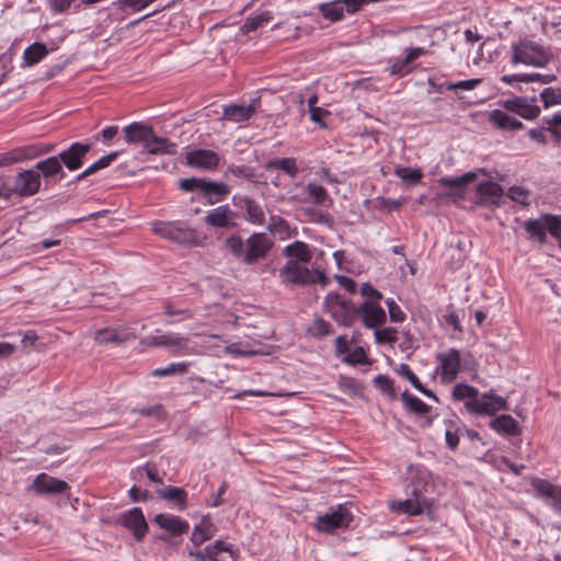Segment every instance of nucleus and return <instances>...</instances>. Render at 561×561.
<instances>
[{
	"mask_svg": "<svg viewBox=\"0 0 561 561\" xmlns=\"http://www.w3.org/2000/svg\"><path fill=\"white\" fill-rule=\"evenodd\" d=\"M274 245V241L266 233H252L244 242L239 236L226 239L227 249L247 265L264 260Z\"/></svg>",
	"mask_w": 561,
	"mask_h": 561,
	"instance_id": "nucleus-1",
	"label": "nucleus"
},
{
	"mask_svg": "<svg viewBox=\"0 0 561 561\" xmlns=\"http://www.w3.org/2000/svg\"><path fill=\"white\" fill-rule=\"evenodd\" d=\"M4 190L1 195L9 199L13 195L30 197L41 188V174L34 169L23 170L16 174L2 175Z\"/></svg>",
	"mask_w": 561,
	"mask_h": 561,
	"instance_id": "nucleus-2",
	"label": "nucleus"
},
{
	"mask_svg": "<svg viewBox=\"0 0 561 561\" xmlns=\"http://www.w3.org/2000/svg\"><path fill=\"white\" fill-rule=\"evenodd\" d=\"M512 58L513 65L524 64L527 66L542 68L550 61L549 53L539 44L528 39L520 38L518 42L512 44Z\"/></svg>",
	"mask_w": 561,
	"mask_h": 561,
	"instance_id": "nucleus-3",
	"label": "nucleus"
},
{
	"mask_svg": "<svg viewBox=\"0 0 561 561\" xmlns=\"http://www.w3.org/2000/svg\"><path fill=\"white\" fill-rule=\"evenodd\" d=\"M282 283L297 286L324 283L325 275L320 270H309L301 266L297 261L289 260L279 270Z\"/></svg>",
	"mask_w": 561,
	"mask_h": 561,
	"instance_id": "nucleus-4",
	"label": "nucleus"
},
{
	"mask_svg": "<svg viewBox=\"0 0 561 561\" xmlns=\"http://www.w3.org/2000/svg\"><path fill=\"white\" fill-rule=\"evenodd\" d=\"M140 345L149 347H163L173 355H188L193 353L190 339L175 332L148 335L140 340Z\"/></svg>",
	"mask_w": 561,
	"mask_h": 561,
	"instance_id": "nucleus-5",
	"label": "nucleus"
},
{
	"mask_svg": "<svg viewBox=\"0 0 561 561\" xmlns=\"http://www.w3.org/2000/svg\"><path fill=\"white\" fill-rule=\"evenodd\" d=\"M356 308L352 300L337 293H329L324 298V309L342 327H351L356 319Z\"/></svg>",
	"mask_w": 561,
	"mask_h": 561,
	"instance_id": "nucleus-6",
	"label": "nucleus"
},
{
	"mask_svg": "<svg viewBox=\"0 0 561 561\" xmlns=\"http://www.w3.org/2000/svg\"><path fill=\"white\" fill-rule=\"evenodd\" d=\"M152 230L156 234L180 244H191L195 231L181 221H154Z\"/></svg>",
	"mask_w": 561,
	"mask_h": 561,
	"instance_id": "nucleus-7",
	"label": "nucleus"
},
{
	"mask_svg": "<svg viewBox=\"0 0 561 561\" xmlns=\"http://www.w3.org/2000/svg\"><path fill=\"white\" fill-rule=\"evenodd\" d=\"M353 520V515L346 505L339 504L331 512L317 518L316 527L321 533L331 534L335 529L347 528Z\"/></svg>",
	"mask_w": 561,
	"mask_h": 561,
	"instance_id": "nucleus-8",
	"label": "nucleus"
},
{
	"mask_svg": "<svg viewBox=\"0 0 561 561\" xmlns=\"http://www.w3.org/2000/svg\"><path fill=\"white\" fill-rule=\"evenodd\" d=\"M465 408L470 413L493 415L500 410H506V400L500 396L484 393L478 400H467Z\"/></svg>",
	"mask_w": 561,
	"mask_h": 561,
	"instance_id": "nucleus-9",
	"label": "nucleus"
},
{
	"mask_svg": "<svg viewBox=\"0 0 561 561\" xmlns=\"http://www.w3.org/2000/svg\"><path fill=\"white\" fill-rule=\"evenodd\" d=\"M412 496L402 502H399L397 510L411 516H417L426 512L433 518L435 502L432 499L424 497L419 490L412 491Z\"/></svg>",
	"mask_w": 561,
	"mask_h": 561,
	"instance_id": "nucleus-10",
	"label": "nucleus"
},
{
	"mask_svg": "<svg viewBox=\"0 0 561 561\" xmlns=\"http://www.w3.org/2000/svg\"><path fill=\"white\" fill-rule=\"evenodd\" d=\"M362 1L363 0H334L319 4L318 10L324 19L336 22L343 18L344 12L355 13L358 11Z\"/></svg>",
	"mask_w": 561,
	"mask_h": 561,
	"instance_id": "nucleus-11",
	"label": "nucleus"
},
{
	"mask_svg": "<svg viewBox=\"0 0 561 561\" xmlns=\"http://www.w3.org/2000/svg\"><path fill=\"white\" fill-rule=\"evenodd\" d=\"M436 359L439 364L440 379L443 382L454 381L460 370V352L451 348L445 353H438Z\"/></svg>",
	"mask_w": 561,
	"mask_h": 561,
	"instance_id": "nucleus-12",
	"label": "nucleus"
},
{
	"mask_svg": "<svg viewBox=\"0 0 561 561\" xmlns=\"http://www.w3.org/2000/svg\"><path fill=\"white\" fill-rule=\"evenodd\" d=\"M530 484L537 497L545 500L556 511L561 512V485L541 478H533Z\"/></svg>",
	"mask_w": 561,
	"mask_h": 561,
	"instance_id": "nucleus-13",
	"label": "nucleus"
},
{
	"mask_svg": "<svg viewBox=\"0 0 561 561\" xmlns=\"http://www.w3.org/2000/svg\"><path fill=\"white\" fill-rule=\"evenodd\" d=\"M360 316L363 324L367 329H377L382 325L386 320V311L377 301H364L356 308V317Z\"/></svg>",
	"mask_w": 561,
	"mask_h": 561,
	"instance_id": "nucleus-14",
	"label": "nucleus"
},
{
	"mask_svg": "<svg viewBox=\"0 0 561 561\" xmlns=\"http://www.w3.org/2000/svg\"><path fill=\"white\" fill-rule=\"evenodd\" d=\"M119 522L125 528L133 533L134 538L138 542L142 541L148 533V524L139 507H133L123 513L119 517Z\"/></svg>",
	"mask_w": 561,
	"mask_h": 561,
	"instance_id": "nucleus-15",
	"label": "nucleus"
},
{
	"mask_svg": "<svg viewBox=\"0 0 561 561\" xmlns=\"http://www.w3.org/2000/svg\"><path fill=\"white\" fill-rule=\"evenodd\" d=\"M69 484L58 478L48 476L47 473H39L33 480L30 489L33 490L36 494L43 495H53L65 493L69 490Z\"/></svg>",
	"mask_w": 561,
	"mask_h": 561,
	"instance_id": "nucleus-16",
	"label": "nucleus"
},
{
	"mask_svg": "<svg viewBox=\"0 0 561 561\" xmlns=\"http://www.w3.org/2000/svg\"><path fill=\"white\" fill-rule=\"evenodd\" d=\"M536 98H513L503 102V107L513 112L525 119H535L540 114V107L536 104Z\"/></svg>",
	"mask_w": 561,
	"mask_h": 561,
	"instance_id": "nucleus-17",
	"label": "nucleus"
},
{
	"mask_svg": "<svg viewBox=\"0 0 561 561\" xmlns=\"http://www.w3.org/2000/svg\"><path fill=\"white\" fill-rule=\"evenodd\" d=\"M91 150L90 144L73 142L67 149L61 151L59 157L61 164L69 171H76L82 167L83 158Z\"/></svg>",
	"mask_w": 561,
	"mask_h": 561,
	"instance_id": "nucleus-18",
	"label": "nucleus"
},
{
	"mask_svg": "<svg viewBox=\"0 0 561 561\" xmlns=\"http://www.w3.org/2000/svg\"><path fill=\"white\" fill-rule=\"evenodd\" d=\"M233 205L244 210V218L253 225L265 222V213L260 203L248 196H233Z\"/></svg>",
	"mask_w": 561,
	"mask_h": 561,
	"instance_id": "nucleus-19",
	"label": "nucleus"
},
{
	"mask_svg": "<svg viewBox=\"0 0 561 561\" xmlns=\"http://www.w3.org/2000/svg\"><path fill=\"white\" fill-rule=\"evenodd\" d=\"M219 156L208 149H197L186 154V162L188 165L199 168L203 170H214L219 164Z\"/></svg>",
	"mask_w": 561,
	"mask_h": 561,
	"instance_id": "nucleus-20",
	"label": "nucleus"
},
{
	"mask_svg": "<svg viewBox=\"0 0 561 561\" xmlns=\"http://www.w3.org/2000/svg\"><path fill=\"white\" fill-rule=\"evenodd\" d=\"M234 219L236 214L231 208L228 205H221L208 211L204 220L211 227L233 228L237 226Z\"/></svg>",
	"mask_w": 561,
	"mask_h": 561,
	"instance_id": "nucleus-21",
	"label": "nucleus"
},
{
	"mask_svg": "<svg viewBox=\"0 0 561 561\" xmlns=\"http://www.w3.org/2000/svg\"><path fill=\"white\" fill-rule=\"evenodd\" d=\"M136 337V333L128 328L102 329L95 333V340L100 344H122Z\"/></svg>",
	"mask_w": 561,
	"mask_h": 561,
	"instance_id": "nucleus-22",
	"label": "nucleus"
},
{
	"mask_svg": "<svg viewBox=\"0 0 561 561\" xmlns=\"http://www.w3.org/2000/svg\"><path fill=\"white\" fill-rule=\"evenodd\" d=\"M153 520L172 536L186 534L190 529L188 523L175 515L160 513L154 516Z\"/></svg>",
	"mask_w": 561,
	"mask_h": 561,
	"instance_id": "nucleus-23",
	"label": "nucleus"
},
{
	"mask_svg": "<svg viewBox=\"0 0 561 561\" xmlns=\"http://www.w3.org/2000/svg\"><path fill=\"white\" fill-rule=\"evenodd\" d=\"M41 156L39 144L15 148L0 157V167L9 165L22 160L35 159Z\"/></svg>",
	"mask_w": 561,
	"mask_h": 561,
	"instance_id": "nucleus-24",
	"label": "nucleus"
},
{
	"mask_svg": "<svg viewBox=\"0 0 561 561\" xmlns=\"http://www.w3.org/2000/svg\"><path fill=\"white\" fill-rule=\"evenodd\" d=\"M256 103H257V100H255L253 103H251L249 105H242V104L226 105L224 107L222 116L220 119L230 121L233 123H241V122L248 121L255 113Z\"/></svg>",
	"mask_w": 561,
	"mask_h": 561,
	"instance_id": "nucleus-25",
	"label": "nucleus"
},
{
	"mask_svg": "<svg viewBox=\"0 0 561 561\" xmlns=\"http://www.w3.org/2000/svg\"><path fill=\"white\" fill-rule=\"evenodd\" d=\"M35 170L43 175L46 182L59 175V180L66 176L59 157L53 156L36 163Z\"/></svg>",
	"mask_w": 561,
	"mask_h": 561,
	"instance_id": "nucleus-26",
	"label": "nucleus"
},
{
	"mask_svg": "<svg viewBox=\"0 0 561 561\" xmlns=\"http://www.w3.org/2000/svg\"><path fill=\"white\" fill-rule=\"evenodd\" d=\"M144 148L151 154H175L178 147L168 138L157 136L151 128V135L148 136Z\"/></svg>",
	"mask_w": 561,
	"mask_h": 561,
	"instance_id": "nucleus-27",
	"label": "nucleus"
},
{
	"mask_svg": "<svg viewBox=\"0 0 561 561\" xmlns=\"http://www.w3.org/2000/svg\"><path fill=\"white\" fill-rule=\"evenodd\" d=\"M481 203L499 206L503 196V188L500 184L491 181L480 183L477 188Z\"/></svg>",
	"mask_w": 561,
	"mask_h": 561,
	"instance_id": "nucleus-28",
	"label": "nucleus"
},
{
	"mask_svg": "<svg viewBox=\"0 0 561 561\" xmlns=\"http://www.w3.org/2000/svg\"><path fill=\"white\" fill-rule=\"evenodd\" d=\"M152 126L144 124V123H131L124 127L123 131L125 135V140L127 144H139L141 142L144 146L148 139V136L151 135Z\"/></svg>",
	"mask_w": 561,
	"mask_h": 561,
	"instance_id": "nucleus-29",
	"label": "nucleus"
},
{
	"mask_svg": "<svg viewBox=\"0 0 561 561\" xmlns=\"http://www.w3.org/2000/svg\"><path fill=\"white\" fill-rule=\"evenodd\" d=\"M425 53L426 50L422 47L411 48L405 57L399 58L391 64L389 67L390 75L399 77L407 75L410 71V62L423 56Z\"/></svg>",
	"mask_w": 561,
	"mask_h": 561,
	"instance_id": "nucleus-30",
	"label": "nucleus"
},
{
	"mask_svg": "<svg viewBox=\"0 0 561 561\" xmlns=\"http://www.w3.org/2000/svg\"><path fill=\"white\" fill-rule=\"evenodd\" d=\"M489 121L495 127L504 130H518L524 127V124L520 121L502 110H493L490 113Z\"/></svg>",
	"mask_w": 561,
	"mask_h": 561,
	"instance_id": "nucleus-31",
	"label": "nucleus"
},
{
	"mask_svg": "<svg viewBox=\"0 0 561 561\" xmlns=\"http://www.w3.org/2000/svg\"><path fill=\"white\" fill-rule=\"evenodd\" d=\"M156 493L159 497L174 503L180 511H184L187 506V493L182 488L168 485L162 489H157Z\"/></svg>",
	"mask_w": 561,
	"mask_h": 561,
	"instance_id": "nucleus-32",
	"label": "nucleus"
},
{
	"mask_svg": "<svg viewBox=\"0 0 561 561\" xmlns=\"http://www.w3.org/2000/svg\"><path fill=\"white\" fill-rule=\"evenodd\" d=\"M229 192L230 190L227 184L203 179L201 193L208 199L210 204L220 202L222 197L229 194Z\"/></svg>",
	"mask_w": 561,
	"mask_h": 561,
	"instance_id": "nucleus-33",
	"label": "nucleus"
},
{
	"mask_svg": "<svg viewBox=\"0 0 561 561\" xmlns=\"http://www.w3.org/2000/svg\"><path fill=\"white\" fill-rule=\"evenodd\" d=\"M215 531L216 527L210 520V518L208 516H204L201 519V522L197 525H195L191 536V541L195 546H201L202 543L210 539L215 535Z\"/></svg>",
	"mask_w": 561,
	"mask_h": 561,
	"instance_id": "nucleus-34",
	"label": "nucleus"
},
{
	"mask_svg": "<svg viewBox=\"0 0 561 561\" xmlns=\"http://www.w3.org/2000/svg\"><path fill=\"white\" fill-rule=\"evenodd\" d=\"M264 169L266 171L280 170L291 179H295L299 173V168L295 158L271 159L264 164Z\"/></svg>",
	"mask_w": 561,
	"mask_h": 561,
	"instance_id": "nucleus-35",
	"label": "nucleus"
},
{
	"mask_svg": "<svg viewBox=\"0 0 561 561\" xmlns=\"http://www.w3.org/2000/svg\"><path fill=\"white\" fill-rule=\"evenodd\" d=\"M557 80L556 75H540V73H519V75H506L501 78V81L507 84L514 82H540L542 84L551 83Z\"/></svg>",
	"mask_w": 561,
	"mask_h": 561,
	"instance_id": "nucleus-36",
	"label": "nucleus"
},
{
	"mask_svg": "<svg viewBox=\"0 0 561 561\" xmlns=\"http://www.w3.org/2000/svg\"><path fill=\"white\" fill-rule=\"evenodd\" d=\"M283 254L286 257L296 259L298 263H309L312 259L308 244L302 241H295L286 245Z\"/></svg>",
	"mask_w": 561,
	"mask_h": 561,
	"instance_id": "nucleus-37",
	"label": "nucleus"
},
{
	"mask_svg": "<svg viewBox=\"0 0 561 561\" xmlns=\"http://www.w3.org/2000/svg\"><path fill=\"white\" fill-rule=\"evenodd\" d=\"M490 426L499 433H504L511 436L519 434L517 421L508 414H502L495 417L491 421Z\"/></svg>",
	"mask_w": 561,
	"mask_h": 561,
	"instance_id": "nucleus-38",
	"label": "nucleus"
},
{
	"mask_svg": "<svg viewBox=\"0 0 561 561\" xmlns=\"http://www.w3.org/2000/svg\"><path fill=\"white\" fill-rule=\"evenodd\" d=\"M48 54V49L45 44L35 42L25 48L23 53V67H32L38 64Z\"/></svg>",
	"mask_w": 561,
	"mask_h": 561,
	"instance_id": "nucleus-39",
	"label": "nucleus"
},
{
	"mask_svg": "<svg viewBox=\"0 0 561 561\" xmlns=\"http://www.w3.org/2000/svg\"><path fill=\"white\" fill-rule=\"evenodd\" d=\"M476 179V173L468 172L457 178H442L439 184L455 191L459 196L463 194L465 186Z\"/></svg>",
	"mask_w": 561,
	"mask_h": 561,
	"instance_id": "nucleus-40",
	"label": "nucleus"
},
{
	"mask_svg": "<svg viewBox=\"0 0 561 561\" xmlns=\"http://www.w3.org/2000/svg\"><path fill=\"white\" fill-rule=\"evenodd\" d=\"M545 215L540 219L528 220L525 224V230L531 238L539 240L541 243L546 242V230H548V217Z\"/></svg>",
	"mask_w": 561,
	"mask_h": 561,
	"instance_id": "nucleus-41",
	"label": "nucleus"
},
{
	"mask_svg": "<svg viewBox=\"0 0 561 561\" xmlns=\"http://www.w3.org/2000/svg\"><path fill=\"white\" fill-rule=\"evenodd\" d=\"M401 400L407 410L419 415H425L430 412L431 407L423 402L420 398L412 396L408 390L401 394Z\"/></svg>",
	"mask_w": 561,
	"mask_h": 561,
	"instance_id": "nucleus-42",
	"label": "nucleus"
},
{
	"mask_svg": "<svg viewBox=\"0 0 561 561\" xmlns=\"http://www.w3.org/2000/svg\"><path fill=\"white\" fill-rule=\"evenodd\" d=\"M445 427L446 445L449 449L455 450L458 447L459 437L461 435V426L459 425V421L457 419L446 420Z\"/></svg>",
	"mask_w": 561,
	"mask_h": 561,
	"instance_id": "nucleus-43",
	"label": "nucleus"
},
{
	"mask_svg": "<svg viewBox=\"0 0 561 561\" xmlns=\"http://www.w3.org/2000/svg\"><path fill=\"white\" fill-rule=\"evenodd\" d=\"M397 371L401 376L405 377L416 390H419L420 392H422L423 394H425L428 398H433V399L437 400V397L431 390L426 389L422 385V382L420 381L417 376L412 371V369L410 368V366L408 364H401Z\"/></svg>",
	"mask_w": 561,
	"mask_h": 561,
	"instance_id": "nucleus-44",
	"label": "nucleus"
},
{
	"mask_svg": "<svg viewBox=\"0 0 561 561\" xmlns=\"http://www.w3.org/2000/svg\"><path fill=\"white\" fill-rule=\"evenodd\" d=\"M229 174L233 175L234 178L247 180L254 184L259 183V181L255 179V169L245 164H229L226 171V176Z\"/></svg>",
	"mask_w": 561,
	"mask_h": 561,
	"instance_id": "nucleus-45",
	"label": "nucleus"
},
{
	"mask_svg": "<svg viewBox=\"0 0 561 561\" xmlns=\"http://www.w3.org/2000/svg\"><path fill=\"white\" fill-rule=\"evenodd\" d=\"M306 192L309 198V202L314 203L316 205H322L329 198L327 190L316 183H309L306 185Z\"/></svg>",
	"mask_w": 561,
	"mask_h": 561,
	"instance_id": "nucleus-46",
	"label": "nucleus"
},
{
	"mask_svg": "<svg viewBox=\"0 0 561 561\" xmlns=\"http://www.w3.org/2000/svg\"><path fill=\"white\" fill-rule=\"evenodd\" d=\"M394 174L398 178H400L404 183L410 185L419 183L422 179L421 170L405 167H397L394 169Z\"/></svg>",
	"mask_w": 561,
	"mask_h": 561,
	"instance_id": "nucleus-47",
	"label": "nucleus"
},
{
	"mask_svg": "<svg viewBox=\"0 0 561 561\" xmlns=\"http://www.w3.org/2000/svg\"><path fill=\"white\" fill-rule=\"evenodd\" d=\"M188 363H172L165 368H156L151 371V376L153 377H167L172 375H183L187 371Z\"/></svg>",
	"mask_w": 561,
	"mask_h": 561,
	"instance_id": "nucleus-48",
	"label": "nucleus"
},
{
	"mask_svg": "<svg viewBox=\"0 0 561 561\" xmlns=\"http://www.w3.org/2000/svg\"><path fill=\"white\" fill-rule=\"evenodd\" d=\"M453 397L455 400L462 401L465 399L468 400H478L479 391L477 388L466 385L458 383L454 387Z\"/></svg>",
	"mask_w": 561,
	"mask_h": 561,
	"instance_id": "nucleus-49",
	"label": "nucleus"
},
{
	"mask_svg": "<svg viewBox=\"0 0 561 561\" xmlns=\"http://www.w3.org/2000/svg\"><path fill=\"white\" fill-rule=\"evenodd\" d=\"M270 20L271 14L268 12H263L256 16L248 18L241 30L244 34H248L263 26L265 23L270 22Z\"/></svg>",
	"mask_w": 561,
	"mask_h": 561,
	"instance_id": "nucleus-50",
	"label": "nucleus"
},
{
	"mask_svg": "<svg viewBox=\"0 0 561 561\" xmlns=\"http://www.w3.org/2000/svg\"><path fill=\"white\" fill-rule=\"evenodd\" d=\"M332 325L324 319L318 317L313 320L312 324L308 329V332L313 337H323L332 332Z\"/></svg>",
	"mask_w": 561,
	"mask_h": 561,
	"instance_id": "nucleus-51",
	"label": "nucleus"
},
{
	"mask_svg": "<svg viewBox=\"0 0 561 561\" xmlns=\"http://www.w3.org/2000/svg\"><path fill=\"white\" fill-rule=\"evenodd\" d=\"M540 100L546 108L561 104V89L545 88L540 92Z\"/></svg>",
	"mask_w": 561,
	"mask_h": 561,
	"instance_id": "nucleus-52",
	"label": "nucleus"
},
{
	"mask_svg": "<svg viewBox=\"0 0 561 561\" xmlns=\"http://www.w3.org/2000/svg\"><path fill=\"white\" fill-rule=\"evenodd\" d=\"M374 385L385 394L389 396L392 399L396 398L393 380L390 379L387 375H377L374 378Z\"/></svg>",
	"mask_w": 561,
	"mask_h": 561,
	"instance_id": "nucleus-53",
	"label": "nucleus"
},
{
	"mask_svg": "<svg viewBox=\"0 0 561 561\" xmlns=\"http://www.w3.org/2000/svg\"><path fill=\"white\" fill-rule=\"evenodd\" d=\"M374 335L378 344L394 343L398 339V331L394 328H383L376 330Z\"/></svg>",
	"mask_w": 561,
	"mask_h": 561,
	"instance_id": "nucleus-54",
	"label": "nucleus"
},
{
	"mask_svg": "<svg viewBox=\"0 0 561 561\" xmlns=\"http://www.w3.org/2000/svg\"><path fill=\"white\" fill-rule=\"evenodd\" d=\"M118 154V151H113L106 156L101 157L98 161H95L89 168H87V173L93 174L99 170L107 168L114 160H116Z\"/></svg>",
	"mask_w": 561,
	"mask_h": 561,
	"instance_id": "nucleus-55",
	"label": "nucleus"
},
{
	"mask_svg": "<svg viewBox=\"0 0 561 561\" xmlns=\"http://www.w3.org/2000/svg\"><path fill=\"white\" fill-rule=\"evenodd\" d=\"M343 362L348 365H365L368 364L367 355L362 346L356 347L351 353H348Z\"/></svg>",
	"mask_w": 561,
	"mask_h": 561,
	"instance_id": "nucleus-56",
	"label": "nucleus"
},
{
	"mask_svg": "<svg viewBox=\"0 0 561 561\" xmlns=\"http://www.w3.org/2000/svg\"><path fill=\"white\" fill-rule=\"evenodd\" d=\"M113 5L117 7L118 10L124 11L129 8L134 12L141 11L149 5L147 0H117L113 2Z\"/></svg>",
	"mask_w": 561,
	"mask_h": 561,
	"instance_id": "nucleus-57",
	"label": "nucleus"
},
{
	"mask_svg": "<svg viewBox=\"0 0 561 561\" xmlns=\"http://www.w3.org/2000/svg\"><path fill=\"white\" fill-rule=\"evenodd\" d=\"M78 0H46L49 10L55 14L67 13Z\"/></svg>",
	"mask_w": 561,
	"mask_h": 561,
	"instance_id": "nucleus-58",
	"label": "nucleus"
},
{
	"mask_svg": "<svg viewBox=\"0 0 561 561\" xmlns=\"http://www.w3.org/2000/svg\"><path fill=\"white\" fill-rule=\"evenodd\" d=\"M267 229L273 234H276V233L282 234V233L288 232L289 226L284 218L279 217V216H272L271 222L268 224Z\"/></svg>",
	"mask_w": 561,
	"mask_h": 561,
	"instance_id": "nucleus-59",
	"label": "nucleus"
},
{
	"mask_svg": "<svg viewBox=\"0 0 561 561\" xmlns=\"http://www.w3.org/2000/svg\"><path fill=\"white\" fill-rule=\"evenodd\" d=\"M508 197L512 201L519 203L522 205L529 204V192L519 186H512L508 190Z\"/></svg>",
	"mask_w": 561,
	"mask_h": 561,
	"instance_id": "nucleus-60",
	"label": "nucleus"
},
{
	"mask_svg": "<svg viewBox=\"0 0 561 561\" xmlns=\"http://www.w3.org/2000/svg\"><path fill=\"white\" fill-rule=\"evenodd\" d=\"M548 231L558 240L561 247V216L548 217Z\"/></svg>",
	"mask_w": 561,
	"mask_h": 561,
	"instance_id": "nucleus-61",
	"label": "nucleus"
},
{
	"mask_svg": "<svg viewBox=\"0 0 561 561\" xmlns=\"http://www.w3.org/2000/svg\"><path fill=\"white\" fill-rule=\"evenodd\" d=\"M387 307L392 322H402L405 319L404 312L393 299L387 300Z\"/></svg>",
	"mask_w": 561,
	"mask_h": 561,
	"instance_id": "nucleus-62",
	"label": "nucleus"
},
{
	"mask_svg": "<svg viewBox=\"0 0 561 561\" xmlns=\"http://www.w3.org/2000/svg\"><path fill=\"white\" fill-rule=\"evenodd\" d=\"M360 294L366 298L365 301H377L379 302L382 298V294L374 288L369 283H364L360 287Z\"/></svg>",
	"mask_w": 561,
	"mask_h": 561,
	"instance_id": "nucleus-63",
	"label": "nucleus"
},
{
	"mask_svg": "<svg viewBox=\"0 0 561 561\" xmlns=\"http://www.w3.org/2000/svg\"><path fill=\"white\" fill-rule=\"evenodd\" d=\"M190 556L196 561H218L211 549L207 546L204 550L190 551Z\"/></svg>",
	"mask_w": 561,
	"mask_h": 561,
	"instance_id": "nucleus-64",
	"label": "nucleus"
}]
</instances>
